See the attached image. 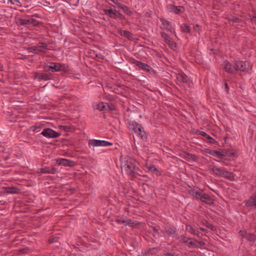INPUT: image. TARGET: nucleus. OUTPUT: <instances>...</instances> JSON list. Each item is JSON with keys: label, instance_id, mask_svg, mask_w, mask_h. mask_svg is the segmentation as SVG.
<instances>
[{"label": "nucleus", "instance_id": "obj_1", "mask_svg": "<svg viewBox=\"0 0 256 256\" xmlns=\"http://www.w3.org/2000/svg\"><path fill=\"white\" fill-rule=\"evenodd\" d=\"M136 162L134 159L127 157L122 162L121 168L132 178L137 172Z\"/></svg>", "mask_w": 256, "mask_h": 256}, {"label": "nucleus", "instance_id": "obj_2", "mask_svg": "<svg viewBox=\"0 0 256 256\" xmlns=\"http://www.w3.org/2000/svg\"><path fill=\"white\" fill-rule=\"evenodd\" d=\"M190 193L196 199L200 200L208 204H211L213 203V200L207 194L200 189H194Z\"/></svg>", "mask_w": 256, "mask_h": 256}, {"label": "nucleus", "instance_id": "obj_3", "mask_svg": "<svg viewBox=\"0 0 256 256\" xmlns=\"http://www.w3.org/2000/svg\"><path fill=\"white\" fill-rule=\"evenodd\" d=\"M234 65L236 69V72L238 71L248 72L252 68L250 62L247 61H235Z\"/></svg>", "mask_w": 256, "mask_h": 256}, {"label": "nucleus", "instance_id": "obj_4", "mask_svg": "<svg viewBox=\"0 0 256 256\" xmlns=\"http://www.w3.org/2000/svg\"><path fill=\"white\" fill-rule=\"evenodd\" d=\"M47 49V44L45 43H39L36 46H32L28 48L30 52L35 54H41L45 52Z\"/></svg>", "mask_w": 256, "mask_h": 256}, {"label": "nucleus", "instance_id": "obj_5", "mask_svg": "<svg viewBox=\"0 0 256 256\" xmlns=\"http://www.w3.org/2000/svg\"><path fill=\"white\" fill-rule=\"evenodd\" d=\"M160 21L162 24L160 26V28L169 32L171 33H174L175 30L171 22L166 19L160 18Z\"/></svg>", "mask_w": 256, "mask_h": 256}, {"label": "nucleus", "instance_id": "obj_6", "mask_svg": "<svg viewBox=\"0 0 256 256\" xmlns=\"http://www.w3.org/2000/svg\"><path fill=\"white\" fill-rule=\"evenodd\" d=\"M88 144L94 147L96 146H108L112 145V142L104 140H90L88 142Z\"/></svg>", "mask_w": 256, "mask_h": 256}, {"label": "nucleus", "instance_id": "obj_7", "mask_svg": "<svg viewBox=\"0 0 256 256\" xmlns=\"http://www.w3.org/2000/svg\"><path fill=\"white\" fill-rule=\"evenodd\" d=\"M41 134L47 138H56L60 136L58 132L49 128H44Z\"/></svg>", "mask_w": 256, "mask_h": 256}, {"label": "nucleus", "instance_id": "obj_8", "mask_svg": "<svg viewBox=\"0 0 256 256\" xmlns=\"http://www.w3.org/2000/svg\"><path fill=\"white\" fill-rule=\"evenodd\" d=\"M68 68L66 65L64 64L52 63L49 66V70H51L52 72H60L62 70H66Z\"/></svg>", "mask_w": 256, "mask_h": 256}, {"label": "nucleus", "instance_id": "obj_9", "mask_svg": "<svg viewBox=\"0 0 256 256\" xmlns=\"http://www.w3.org/2000/svg\"><path fill=\"white\" fill-rule=\"evenodd\" d=\"M160 34L165 42L168 45L171 49L174 50L176 47V42L172 40V38H170L168 34L164 32H161Z\"/></svg>", "mask_w": 256, "mask_h": 256}, {"label": "nucleus", "instance_id": "obj_10", "mask_svg": "<svg viewBox=\"0 0 256 256\" xmlns=\"http://www.w3.org/2000/svg\"><path fill=\"white\" fill-rule=\"evenodd\" d=\"M222 66L226 72L230 74H235L236 72L235 66H232L228 61L226 60H224L222 62Z\"/></svg>", "mask_w": 256, "mask_h": 256}, {"label": "nucleus", "instance_id": "obj_11", "mask_svg": "<svg viewBox=\"0 0 256 256\" xmlns=\"http://www.w3.org/2000/svg\"><path fill=\"white\" fill-rule=\"evenodd\" d=\"M130 62L146 72H150V68L148 65L140 61L137 60L135 59H132L130 60Z\"/></svg>", "mask_w": 256, "mask_h": 256}, {"label": "nucleus", "instance_id": "obj_12", "mask_svg": "<svg viewBox=\"0 0 256 256\" xmlns=\"http://www.w3.org/2000/svg\"><path fill=\"white\" fill-rule=\"evenodd\" d=\"M116 221L120 224H122L126 226L128 225L131 227H134L136 226V223L134 224V222H132L130 220L124 218L122 219V218H116Z\"/></svg>", "mask_w": 256, "mask_h": 256}, {"label": "nucleus", "instance_id": "obj_13", "mask_svg": "<svg viewBox=\"0 0 256 256\" xmlns=\"http://www.w3.org/2000/svg\"><path fill=\"white\" fill-rule=\"evenodd\" d=\"M3 188L4 190V192L10 194H19L21 191L20 188L16 186L4 187Z\"/></svg>", "mask_w": 256, "mask_h": 256}, {"label": "nucleus", "instance_id": "obj_14", "mask_svg": "<svg viewBox=\"0 0 256 256\" xmlns=\"http://www.w3.org/2000/svg\"><path fill=\"white\" fill-rule=\"evenodd\" d=\"M176 230L174 226H166L164 228V234L169 236L174 237Z\"/></svg>", "mask_w": 256, "mask_h": 256}, {"label": "nucleus", "instance_id": "obj_15", "mask_svg": "<svg viewBox=\"0 0 256 256\" xmlns=\"http://www.w3.org/2000/svg\"><path fill=\"white\" fill-rule=\"evenodd\" d=\"M177 82L179 84H184L188 82L187 76L184 73H180L176 76Z\"/></svg>", "mask_w": 256, "mask_h": 256}, {"label": "nucleus", "instance_id": "obj_16", "mask_svg": "<svg viewBox=\"0 0 256 256\" xmlns=\"http://www.w3.org/2000/svg\"><path fill=\"white\" fill-rule=\"evenodd\" d=\"M56 169L53 167H44L41 168L40 170V172L42 174H55L56 172Z\"/></svg>", "mask_w": 256, "mask_h": 256}, {"label": "nucleus", "instance_id": "obj_17", "mask_svg": "<svg viewBox=\"0 0 256 256\" xmlns=\"http://www.w3.org/2000/svg\"><path fill=\"white\" fill-rule=\"evenodd\" d=\"M128 128L132 130L134 132L136 130H139L140 128H141V125L136 122L131 121L128 123Z\"/></svg>", "mask_w": 256, "mask_h": 256}, {"label": "nucleus", "instance_id": "obj_18", "mask_svg": "<svg viewBox=\"0 0 256 256\" xmlns=\"http://www.w3.org/2000/svg\"><path fill=\"white\" fill-rule=\"evenodd\" d=\"M134 134L138 137L140 138L142 140H144L146 138V132L142 126H141V128H140L139 130L136 131Z\"/></svg>", "mask_w": 256, "mask_h": 256}, {"label": "nucleus", "instance_id": "obj_19", "mask_svg": "<svg viewBox=\"0 0 256 256\" xmlns=\"http://www.w3.org/2000/svg\"><path fill=\"white\" fill-rule=\"evenodd\" d=\"M168 8L170 12H174L176 14H178L182 12L180 6H175L172 4H169L168 6Z\"/></svg>", "mask_w": 256, "mask_h": 256}, {"label": "nucleus", "instance_id": "obj_20", "mask_svg": "<svg viewBox=\"0 0 256 256\" xmlns=\"http://www.w3.org/2000/svg\"><path fill=\"white\" fill-rule=\"evenodd\" d=\"M118 34L120 36L126 38L129 40L133 39V34L128 31L124 30H120L118 32Z\"/></svg>", "mask_w": 256, "mask_h": 256}, {"label": "nucleus", "instance_id": "obj_21", "mask_svg": "<svg viewBox=\"0 0 256 256\" xmlns=\"http://www.w3.org/2000/svg\"><path fill=\"white\" fill-rule=\"evenodd\" d=\"M56 162L58 164L64 166H69L70 165V162H72L71 161L64 158L56 159Z\"/></svg>", "mask_w": 256, "mask_h": 256}, {"label": "nucleus", "instance_id": "obj_22", "mask_svg": "<svg viewBox=\"0 0 256 256\" xmlns=\"http://www.w3.org/2000/svg\"><path fill=\"white\" fill-rule=\"evenodd\" d=\"M220 176L228 178L230 180H232L234 178V175L232 173L226 170L224 168L223 169Z\"/></svg>", "mask_w": 256, "mask_h": 256}, {"label": "nucleus", "instance_id": "obj_23", "mask_svg": "<svg viewBox=\"0 0 256 256\" xmlns=\"http://www.w3.org/2000/svg\"><path fill=\"white\" fill-rule=\"evenodd\" d=\"M109 108V104L102 102L99 103L97 106L96 108L100 110H108Z\"/></svg>", "mask_w": 256, "mask_h": 256}, {"label": "nucleus", "instance_id": "obj_24", "mask_svg": "<svg viewBox=\"0 0 256 256\" xmlns=\"http://www.w3.org/2000/svg\"><path fill=\"white\" fill-rule=\"evenodd\" d=\"M199 221L203 226H206L208 228L212 230H216L214 226L212 224H209L206 220L200 218Z\"/></svg>", "mask_w": 256, "mask_h": 256}, {"label": "nucleus", "instance_id": "obj_25", "mask_svg": "<svg viewBox=\"0 0 256 256\" xmlns=\"http://www.w3.org/2000/svg\"><path fill=\"white\" fill-rule=\"evenodd\" d=\"M246 206H256V195L252 196L246 204Z\"/></svg>", "mask_w": 256, "mask_h": 256}, {"label": "nucleus", "instance_id": "obj_26", "mask_svg": "<svg viewBox=\"0 0 256 256\" xmlns=\"http://www.w3.org/2000/svg\"><path fill=\"white\" fill-rule=\"evenodd\" d=\"M37 77L40 80H50V76L48 74L45 73H40L38 74Z\"/></svg>", "mask_w": 256, "mask_h": 256}, {"label": "nucleus", "instance_id": "obj_27", "mask_svg": "<svg viewBox=\"0 0 256 256\" xmlns=\"http://www.w3.org/2000/svg\"><path fill=\"white\" fill-rule=\"evenodd\" d=\"M186 230L192 234H196L198 236L199 232L196 230L192 226L188 225L186 226Z\"/></svg>", "mask_w": 256, "mask_h": 256}, {"label": "nucleus", "instance_id": "obj_28", "mask_svg": "<svg viewBox=\"0 0 256 256\" xmlns=\"http://www.w3.org/2000/svg\"><path fill=\"white\" fill-rule=\"evenodd\" d=\"M181 30L184 33H189L190 31V28L186 24H182L180 26Z\"/></svg>", "mask_w": 256, "mask_h": 256}, {"label": "nucleus", "instance_id": "obj_29", "mask_svg": "<svg viewBox=\"0 0 256 256\" xmlns=\"http://www.w3.org/2000/svg\"><path fill=\"white\" fill-rule=\"evenodd\" d=\"M211 155L218 158H222L225 156V155L222 152L214 150H212Z\"/></svg>", "mask_w": 256, "mask_h": 256}, {"label": "nucleus", "instance_id": "obj_30", "mask_svg": "<svg viewBox=\"0 0 256 256\" xmlns=\"http://www.w3.org/2000/svg\"><path fill=\"white\" fill-rule=\"evenodd\" d=\"M224 168L214 166L212 170V172L217 176H220Z\"/></svg>", "mask_w": 256, "mask_h": 256}, {"label": "nucleus", "instance_id": "obj_31", "mask_svg": "<svg viewBox=\"0 0 256 256\" xmlns=\"http://www.w3.org/2000/svg\"><path fill=\"white\" fill-rule=\"evenodd\" d=\"M245 238L250 242H254L256 240V236L254 234L248 233Z\"/></svg>", "mask_w": 256, "mask_h": 256}, {"label": "nucleus", "instance_id": "obj_32", "mask_svg": "<svg viewBox=\"0 0 256 256\" xmlns=\"http://www.w3.org/2000/svg\"><path fill=\"white\" fill-rule=\"evenodd\" d=\"M148 170L153 173H156V175L159 174V172L156 168L154 165H150L148 168Z\"/></svg>", "mask_w": 256, "mask_h": 256}, {"label": "nucleus", "instance_id": "obj_33", "mask_svg": "<svg viewBox=\"0 0 256 256\" xmlns=\"http://www.w3.org/2000/svg\"><path fill=\"white\" fill-rule=\"evenodd\" d=\"M30 18L28 19H20V23L22 25H29L30 23Z\"/></svg>", "mask_w": 256, "mask_h": 256}, {"label": "nucleus", "instance_id": "obj_34", "mask_svg": "<svg viewBox=\"0 0 256 256\" xmlns=\"http://www.w3.org/2000/svg\"><path fill=\"white\" fill-rule=\"evenodd\" d=\"M67 3L70 5L77 6L78 4V0H68Z\"/></svg>", "mask_w": 256, "mask_h": 256}, {"label": "nucleus", "instance_id": "obj_35", "mask_svg": "<svg viewBox=\"0 0 256 256\" xmlns=\"http://www.w3.org/2000/svg\"><path fill=\"white\" fill-rule=\"evenodd\" d=\"M241 20L237 17L232 16L231 18H230V22L238 23L241 22Z\"/></svg>", "mask_w": 256, "mask_h": 256}, {"label": "nucleus", "instance_id": "obj_36", "mask_svg": "<svg viewBox=\"0 0 256 256\" xmlns=\"http://www.w3.org/2000/svg\"><path fill=\"white\" fill-rule=\"evenodd\" d=\"M103 12L104 14L110 16V14L113 12V10L112 9H104L103 10Z\"/></svg>", "mask_w": 256, "mask_h": 256}, {"label": "nucleus", "instance_id": "obj_37", "mask_svg": "<svg viewBox=\"0 0 256 256\" xmlns=\"http://www.w3.org/2000/svg\"><path fill=\"white\" fill-rule=\"evenodd\" d=\"M206 138L208 140V142L210 144H213L215 142L214 139L208 134Z\"/></svg>", "mask_w": 256, "mask_h": 256}, {"label": "nucleus", "instance_id": "obj_38", "mask_svg": "<svg viewBox=\"0 0 256 256\" xmlns=\"http://www.w3.org/2000/svg\"><path fill=\"white\" fill-rule=\"evenodd\" d=\"M60 128L66 132L69 131L70 130V127L68 126H60Z\"/></svg>", "mask_w": 256, "mask_h": 256}, {"label": "nucleus", "instance_id": "obj_39", "mask_svg": "<svg viewBox=\"0 0 256 256\" xmlns=\"http://www.w3.org/2000/svg\"><path fill=\"white\" fill-rule=\"evenodd\" d=\"M30 24H32L35 26L38 24L37 20L33 18H30Z\"/></svg>", "mask_w": 256, "mask_h": 256}, {"label": "nucleus", "instance_id": "obj_40", "mask_svg": "<svg viewBox=\"0 0 256 256\" xmlns=\"http://www.w3.org/2000/svg\"><path fill=\"white\" fill-rule=\"evenodd\" d=\"M190 240V238H186L184 236H181V241L184 243H188V240Z\"/></svg>", "mask_w": 256, "mask_h": 256}, {"label": "nucleus", "instance_id": "obj_41", "mask_svg": "<svg viewBox=\"0 0 256 256\" xmlns=\"http://www.w3.org/2000/svg\"><path fill=\"white\" fill-rule=\"evenodd\" d=\"M240 234L242 237V238H245L246 234H247V232H246L244 231V230H240Z\"/></svg>", "mask_w": 256, "mask_h": 256}, {"label": "nucleus", "instance_id": "obj_42", "mask_svg": "<svg viewBox=\"0 0 256 256\" xmlns=\"http://www.w3.org/2000/svg\"><path fill=\"white\" fill-rule=\"evenodd\" d=\"M188 156L190 158L192 159L194 161L196 160V156L194 154H188Z\"/></svg>", "mask_w": 256, "mask_h": 256}, {"label": "nucleus", "instance_id": "obj_43", "mask_svg": "<svg viewBox=\"0 0 256 256\" xmlns=\"http://www.w3.org/2000/svg\"><path fill=\"white\" fill-rule=\"evenodd\" d=\"M198 134L206 138L207 136L208 135L206 132H202V131H198Z\"/></svg>", "mask_w": 256, "mask_h": 256}, {"label": "nucleus", "instance_id": "obj_44", "mask_svg": "<svg viewBox=\"0 0 256 256\" xmlns=\"http://www.w3.org/2000/svg\"><path fill=\"white\" fill-rule=\"evenodd\" d=\"M41 128H42V126L40 125V126H32L31 127V129L33 131H36L37 129H38V128L40 129Z\"/></svg>", "mask_w": 256, "mask_h": 256}, {"label": "nucleus", "instance_id": "obj_45", "mask_svg": "<svg viewBox=\"0 0 256 256\" xmlns=\"http://www.w3.org/2000/svg\"><path fill=\"white\" fill-rule=\"evenodd\" d=\"M226 154L228 156H235V154L233 151L228 152H226Z\"/></svg>", "mask_w": 256, "mask_h": 256}, {"label": "nucleus", "instance_id": "obj_46", "mask_svg": "<svg viewBox=\"0 0 256 256\" xmlns=\"http://www.w3.org/2000/svg\"><path fill=\"white\" fill-rule=\"evenodd\" d=\"M212 150H211L209 148H205L204 149V152L206 154H208L211 155Z\"/></svg>", "mask_w": 256, "mask_h": 256}, {"label": "nucleus", "instance_id": "obj_47", "mask_svg": "<svg viewBox=\"0 0 256 256\" xmlns=\"http://www.w3.org/2000/svg\"><path fill=\"white\" fill-rule=\"evenodd\" d=\"M188 245L189 246H194L195 248H198V246L192 242H188Z\"/></svg>", "mask_w": 256, "mask_h": 256}, {"label": "nucleus", "instance_id": "obj_48", "mask_svg": "<svg viewBox=\"0 0 256 256\" xmlns=\"http://www.w3.org/2000/svg\"><path fill=\"white\" fill-rule=\"evenodd\" d=\"M152 230L154 233H158V228L156 227H152Z\"/></svg>", "mask_w": 256, "mask_h": 256}, {"label": "nucleus", "instance_id": "obj_49", "mask_svg": "<svg viewBox=\"0 0 256 256\" xmlns=\"http://www.w3.org/2000/svg\"><path fill=\"white\" fill-rule=\"evenodd\" d=\"M114 108V106L113 104H109V108H108V110H113Z\"/></svg>", "mask_w": 256, "mask_h": 256}, {"label": "nucleus", "instance_id": "obj_50", "mask_svg": "<svg viewBox=\"0 0 256 256\" xmlns=\"http://www.w3.org/2000/svg\"><path fill=\"white\" fill-rule=\"evenodd\" d=\"M197 242H198L200 246H203L205 245V242L203 241H197Z\"/></svg>", "mask_w": 256, "mask_h": 256}, {"label": "nucleus", "instance_id": "obj_51", "mask_svg": "<svg viewBox=\"0 0 256 256\" xmlns=\"http://www.w3.org/2000/svg\"><path fill=\"white\" fill-rule=\"evenodd\" d=\"M118 13V11H117L116 10H113V12L112 14L113 15H114L116 16H117Z\"/></svg>", "mask_w": 256, "mask_h": 256}, {"label": "nucleus", "instance_id": "obj_52", "mask_svg": "<svg viewBox=\"0 0 256 256\" xmlns=\"http://www.w3.org/2000/svg\"><path fill=\"white\" fill-rule=\"evenodd\" d=\"M224 87H225L226 90L228 92L229 89V88H228V84L226 82L224 84Z\"/></svg>", "mask_w": 256, "mask_h": 256}, {"label": "nucleus", "instance_id": "obj_53", "mask_svg": "<svg viewBox=\"0 0 256 256\" xmlns=\"http://www.w3.org/2000/svg\"><path fill=\"white\" fill-rule=\"evenodd\" d=\"M251 20L252 22H256V16H252Z\"/></svg>", "mask_w": 256, "mask_h": 256}, {"label": "nucleus", "instance_id": "obj_54", "mask_svg": "<svg viewBox=\"0 0 256 256\" xmlns=\"http://www.w3.org/2000/svg\"><path fill=\"white\" fill-rule=\"evenodd\" d=\"M200 229L202 231V232H207V230H206V229H205V228H201V227H200Z\"/></svg>", "mask_w": 256, "mask_h": 256}, {"label": "nucleus", "instance_id": "obj_55", "mask_svg": "<svg viewBox=\"0 0 256 256\" xmlns=\"http://www.w3.org/2000/svg\"><path fill=\"white\" fill-rule=\"evenodd\" d=\"M110 17L113 18H116V16L114 15H113L112 14H111Z\"/></svg>", "mask_w": 256, "mask_h": 256}, {"label": "nucleus", "instance_id": "obj_56", "mask_svg": "<svg viewBox=\"0 0 256 256\" xmlns=\"http://www.w3.org/2000/svg\"><path fill=\"white\" fill-rule=\"evenodd\" d=\"M147 256V254L146 253H144V254H142V255H139V256Z\"/></svg>", "mask_w": 256, "mask_h": 256}, {"label": "nucleus", "instance_id": "obj_57", "mask_svg": "<svg viewBox=\"0 0 256 256\" xmlns=\"http://www.w3.org/2000/svg\"><path fill=\"white\" fill-rule=\"evenodd\" d=\"M117 16H119L120 17H121L122 16V14L118 12Z\"/></svg>", "mask_w": 256, "mask_h": 256}, {"label": "nucleus", "instance_id": "obj_58", "mask_svg": "<svg viewBox=\"0 0 256 256\" xmlns=\"http://www.w3.org/2000/svg\"><path fill=\"white\" fill-rule=\"evenodd\" d=\"M198 25H196V26H194V28L196 29V27H198Z\"/></svg>", "mask_w": 256, "mask_h": 256}]
</instances>
